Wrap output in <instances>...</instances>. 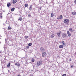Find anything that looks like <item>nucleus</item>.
Wrapping results in <instances>:
<instances>
[{"label":"nucleus","instance_id":"f257e3e1","mask_svg":"<svg viewBox=\"0 0 76 76\" xmlns=\"http://www.w3.org/2000/svg\"><path fill=\"white\" fill-rule=\"evenodd\" d=\"M70 21V20L69 19H65L64 20V22L65 23V25H69V22Z\"/></svg>","mask_w":76,"mask_h":76},{"label":"nucleus","instance_id":"f03ea898","mask_svg":"<svg viewBox=\"0 0 76 76\" xmlns=\"http://www.w3.org/2000/svg\"><path fill=\"white\" fill-rule=\"evenodd\" d=\"M42 61H39L37 62V66H39V65H42Z\"/></svg>","mask_w":76,"mask_h":76},{"label":"nucleus","instance_id":"7ed1b4c3","mask_svg":"<svg viewBox=\"0 0 76 76\" xmlns=\"http://www.w3.org/2000/svg\"><path fill=\"white\" fill-rule=\"evenodd\" d=\"M47 56V53L46 52H42V56L43 57H45V56Z\"/></svg>","mask_w":76,"mask_h":76},{"label":"nucleus","instance_id":"20e7f679","mask_svg":"<svg viewBox=\"0 0 76 76\" xmlns=\"http://www.w3.org/2000/svg\"><path fill=\"white\" fill-rule=\"evenodd\" d=\"M62 37L64 38L67 37V34L66 33H63L62 35Z\"/></svg>","mask_w":76,"mask_h":76},{"label":"nucleus","instance_id":"39448f33","mask_svg":"<svg viewBox=\"0 0 76 76\" xmlns=\"http://www.w3.org/2000/svg\"><path fill=\"white\" fill-rule=\"evenodd\" d=\"M63 19V16L62 15H60L59 17H58L57 19Z\"/></svg>","mask_w":76,"mask_h":76},{"label":"nucleus","instance_id":"423d86ee","mask_svg":"<svg viewBox=\"0 0 76 76\" xmlns=\"http://www.w3.org/2000/svg\"><path fill=\"white\" fill-rule=\"evenodd\" d=\"M67 34L68 37H70L71 36V34L70 33V32L69 31H67Z\"/></svg>","mask_w":76,"mask_h":76},{"label":"nucleus","instance_id":"0eeeda50","mask_svg":"<svg viewBox=\"0 0 76 76\" xmlns=\"http://www.w3.org/2000/svg\"><path fill=\"white\" fill-rule=\"evenodd\" d=\"M17 1H18V0H13L12 1V3L13 4H15V3H16Z\"/></svg>","mask_w":76,"mask_h":76},{"label":"nucleus","instance_id":"6e6552de","mask_svg":"<svg viewBox=\"0 0 76 76\" xmlns=\"http://www.w3.org/2000/svg\"><path fill=\"white\" fill-rule=\"evenodd\" d=\"M15 65L17 66L18 67H19L20 66V65L18 63H15Z\"/></svg>","mask_w":76,"mask_h":76},{"label":"nucleus","instance_id":"1a4fd4ad","mask_svg":"<svg viewBox=\"0 0 76 76\" xmlns=\"http://www.w3.org/2000/svg\"><path fill=\"white\" fill-rule=\"evenodd\" d=\"M40 50L41 51H45V49L43 47H41L40 48Z\"/></svg>","mask_w":76,"mask_h":76},{"label":"nucleus","instance_id":"9d476101","mask_svg":"<svg viewBox=\"0 0 76 76\" xmlns=\"http://www.w3.org/2000/svg\"><path fill=\"white\" fill-rule=\"evenodd\" d=\"M30 10H31L32 9V5H31L30 6V7L29 8Z\"/></svg>","mask_w":76,"mask_h":76},{"label":"nucleus","instance_id":"9b49d317","mask_svg":"<svg viewBox=\"0 0 76 76\" xmlns=\"http://www.w3.org/2000/svg\"><path fill=\"white\" fill-rule=\"evenodd\" d=\"M59 48H63V45H61L59 46Z\"/></svg>","mask_w":76,"mask_h":76},{"label":"nucleus","instance_id":"f8f14e48","mask_svg":"<svg viewBox=\"0 0 76 76\" xmlns=\"http://www.w3.org/2000/svg\"><path fill=\"white\" fill-rule=\"evenodd\" d=\"M10 6H11V4H10V3H8L7 4V6L8 7H10Z\"/></svg>","mask_w":76,"mask_h":76},{"label":"nucleus","instance_id":"ddd939ff","mask_svg":"<svg viewBox=\"0 0 76 76\" xmlns=\"http://www.w3.org/2000/svg\"><path fill=\"white\" fill-rule=\"evenodd\" d=\"M2 14H3L2 13H0V18H3V16H2Z\"/></svg>","mask_w":76,"mask_h":76},{"label":"nucleus","instance_id":"4468645a","mask_svg":"<svg viewBox=\"0 0 76 76\" xmlns=\"http://www.w3.org/2000/svg\"><path fill=\"white\" fill-rule=\"evenodd\" d=\"M54 37V34H52L51 36V37L52 38H53Z\"/></svg>","mask_w":76,"mask_h":76},{"label":"nucleus","instance_id":"2eb2a0df","mask_svg":"<svg viewBox=\"0 0 76 76\" xmlns=\"http://www.w3.org/2000/svg\"><path fill=\"white\" fill-rule=\"evenodd\" d=\"M15 8L14 7L12 8L11 10V12H13V11L15 10Z\"/></svg>","mask_w":76,"mask_h":76},{"label":"nucleus","instance_id":"dca6fc26","mask_svg":"<svg viewBox=\"0 0 76 76\" xmlns=\"http://www.w3.org/2000/svg\"><path fill=\"white\" fill-rule=\"evenodd\" d=\"M18 20H20V21L22 20V18H19L18 19Z\"/></svg>","mask_w":76,"mask_h":76},{"label":"nucleus","instance_id":"f3484780","mask_svg":"<svg viewBox=\"0 0 76 76\" xmlns=\"http://www.w3.org/2000/svg\"><path fill=\"white\" fill-rule=\"evenodd\" d=\"M10 66V63H9L7 65L8 67H9Z\"/></svg>","mask_w":76,"mask_h":76},{"label":"nucleus","instance_id":"a211bd4d","mask_svg":"<svg viewBox=\"0 0 76 76\" xmlns=\"http://www.w3.org/2000/svg\"><path fill=\"white\" fill-rule=\"evenodd\" d=\"M8 30H10V29H12V28L10 27V26H9L8 28Z\"/></svg>","mask_w":76,"mask_h":76},{"label":"nucleus","instance_id":"6ab92c4d","mask_svg":"<svg viewBox=\"0 0 76 76\" xmlns=\"http://www.w3.org/2000/svg\"><path fill=\"white\" fill-rule=\"evenodd\" d=\"M28 4H25V7H28Z\"/></svg>","mask_w":76,"mask_h":76},{"label":"nucleus","instance_id":"aec40b11","mask_svg":"<svg viewBox=\"0 0 76 76\" xmlns=\"http://www.w3.org/2000/svg\"><path fill=\"white\" fill-rule=\"evenodd\" d=\"M51 18H53V17L54 16V14L51 13Z\"/></svg>","mask_w":76,"mask_h":76},{"label":"nucleus","instance_id":"412c9836","mask_svg":"<svg viewBox=\"0 0 76 76\" xmlns=\"http://www.w3.org/2000/svg\"><path fill=\"white\" fill-rule=\"evenodd\" d=\"M69 31H70L72 32H73V29L71 28H70L69 29Z\"/></svg>","mask_w":76,"mask_h":76},{"label":"nucleus","instance_id":"4be33fe9","mask_svg":"<svg viewBox=\"0 0 76 76\" xmlns=\"http://www.w3.org/2000/svg\"><path fill=\"white\" fill-rule=\"evenodd\" d=\"M28 45L30 46H31V45H32V43H28Z\"/></svg>","mask_w":76,"mask_h":76},{"label":"nucleus","instance_id":"5701e85b","mask_svg":"<svg viewBox=\"0 0 76 76\" xmlns=\"http://www.w3.org/2000/svg\"><path fill=\"white\" fill-rule=\"evenodd\" d=\"M57 34L58 35V36L59 37H60V34L59 33H57Z\"/></svg>","mask_w":76,"mask_h":76},{"label":"nucleus","instance_id":"b1692460","mask_svg":"<svg viewBox=\"0 0 76 76\" xmlns=\"http://www.w3.org/2000/svg\"><path fill=\"white\" fill-rule=\"evenodd\" d=\"M31 61H32V62H34L35 61V60H34V58H32Z\"/></svg>","mask_w":76,"mask_h":76},{"label":"nucleus","instance_id":"393cba45","mask_svg":"<svg viewBox=\"0 0 76 76\" xmlns=\"http://www.w3.org/2000/svg\"><path fill=\"white\" fill-rule=\"evenodd\" d=\"M26 48H27V49H28V48H29V46L28 45V46H27Z\"/></svg>","mask_w":76,"mask_h":76},{"label":"nucleus","instance_id":"a878e982","mask_svg":"<svg viewBox=\"0 0 76 76\" xmlns=\"http://www.w3.org/2000/svg\"><path fill=\"white\" fill-rule=\"evenodd\" d=\"M28 38V36H26L25 37V38H26V39H27V38Z\"/></svg>","mask_w":76,"mask_h":76},{"label":"nucleus","instance_id":"bb28decb","mask_svg":"<svg viewBox=\"0 0 76 76\" xmlns=\"http://www.w3.org/2000/svg\"><path fill=\"white\" fill-rule=\"evenodd\" d=\"M31 14H29L28 15V17H31Z\"/></svg>","mask_w":76,"mask_h":76},{"label":"nucleus","instance_id":"cd10ccee","mask_svg":"<svg viewBox=\"0 0 76 76\" xmlns=\"http://www.w3.org/2000/svg\"><path fill=\"white\" fill-rule=\"evenodd\" d=\"M62 76H66V74H63L62 75Z\"/></svg>","mask_w":76,"mask_h":76},{"label":"nucleus","instance_id":"c85d7f7f","mask_svg":"<svg viewBox=\"0 0 76 76\" xmlns=\"http://www.w3.org/2000/svg\"><path fill=\"white\" fill-rule=\"evenodd\" d=\"M61 43H62V44H64V41H62L61 42Z\"/></svg>","mask_w":76,"mask_h":76},{"label":"nucleus","instance_id":"c756f323","mask_svg":"<svg viewBox=\"0 0 76 76\" xmlns=\"http://www.w3.org/2000/svg\"><path fill=\"white\" fill-rule=\"evenodd\" d=\"M63 45H64V46H66V43H63Z\"/></svg>","mask_w":76,"mask_h":76},{"label":"nucleus","instance_id":"7c9ffc66","mask_svg":"<svg viewBox=\"0 0 76 76\" xmlns=\"http://www.w3.org/2000/svg\"><path fill=\"white\" fill-rule=\"evenodd\" d=\"M41 9H42V7H40L39 8V9H40V10H41Z\"/></svg>","mask_w":76,"mask_h":76},{"label":"nucleus","instance_id":"2f4dec72","mask_svg":"<svg viewBox=\"0 0 76 76\" xmlns=\"http://www.w3.org/2000/svg\"><path fill=\"white\" fill-rule=\"evenodd\" d=\"M72 14L75 15V12H72Z\"/></svg>","mask_w":76,"mask_h":76},{"label":"nucleus","instance_id":"473e14b6","mask_svg":"<svg viewBox=\"0 0 76 76\" xmlns=\"http://www.w3.org/2000/svg\"><path fill=\"white\" fill-rule=\"evenodd\" d=\"M59 34H60V33H61V31H59Z\"/></svg>","mask_w":76,"mask_h":76},{"label":"nucleus","instance_id":"72a5a7b5","mask_svg":"<svg viewBox=\"0 0 76 76\" xmlns=\"http://www.w3.org/2000/svg\"><path fill=\"white\" fill-rule=\"evenodd\" d=\"M74 14H75V15H76V12H74Z\"/></svg>","mask_w":76,"mask_h":76},{"label":"nucleus","instance_id":"f704fd0d","mask_svg":"<svg viewBox=\"0 0 76 76\" xmlns=\"http://www.w3.org/2000/svg\"><path fill=\"white\" fill-rule=\"evenodd\" d=\"M71 67L72 68L73 67V65H72L71 66Z\"/></svg>","mask_w":76,"mask_h":76},{"label":"nucleus","instance_id":"c9c22d12","mask_svg":"<svg viewBox=\"0 0 76 76\" xmlns=\"http://www.w3.org/2000/svg\"><path fill=\"white\" fill-rule=\"evenodd\" d=\"M17 76H20V75H18Z\"/></svg>","mask_w":76,"mask_h":76},{"label":"nucleus","instance_id":"e433bc0d","mask_svg":"<svg viewBox=\"0 0 76 76\" xmlns=\"http://www.w3.org/2000/svg\"><path fill=\"white\" fill-rule=\"evenodd\" d=\"M75 54L76 55V52H75Z\"/></svg>","mask_w":76,"mask_h":76},{"label":"nucleus","instance_id":"4c0bfd02","mask_svg":"<svg viewBox=\"0 0 76 76\" xmlns=\"http://www.w3.org/2000/svg\"><path fill=\"white\" fill-rule=\"evenodd\" d=\"M3 12H4V11Z\"/></svg>","mask_w":76,"mask_h":76},{"label":"nucleus","instance_id":"58836bf2","mask_svg":"<svg viewBox=\"0 0 76 76\" xmlns=\"http://www.w3.org/2000/svg\"><path fill=\"white\" fill-rule=\"evenodd\" d=\"M8 14H9V13H8Z\"/></svg>","mask_w":76,"mask_h":76},{"label":"nucleus","instance_id":"ea45409f","mask_svg":"<svg viewBox=\"0 0 76 76\" xmlns=\"http://www.w3.org/2000/svg\"><path fill=\"white\" fill-rule=\"evenodd\" d=\"M30 76H32V75H31Z\"/></svg>","mask_w":76,"mask_h":76},{"label":"nucleus","instance_id":"a19ab883","mask_svg":"<svg viewBox=\"0 0 76 76\" xmlns=\"http://www.w3.org/2000/svg\"><path fill=\"white\" fill-rule=\"evenodd\" d=\"M70 60V61H71V60Z\"/></svg>","mask_w":76,"mask_h":76}]
</instances>
